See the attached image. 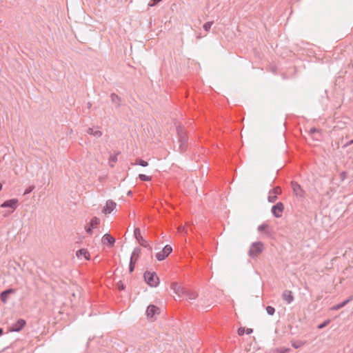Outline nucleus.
<instances>
[{
  "label": "nucleus",
  "mask_w": 353,
  "mask_h": 353,
  "mask_svg": "<svg viewBox=\"0 0 353 353\" xmlns=\"http://www.w3.org/2000/svg\"><path fill=\"white\" fill-rule=\"evenodd\" d=\"M177 136L179 143V150L181 152H184L186 151L188 148V136L184 128L181 126H178L176 128Z\"/></svg>",
  "instance_id": "1"
},
{
  "label": "nucleus",
  "mask_w": 353,
  "mask_h": 353,
  "mask_svg": "<svg viewBox=\"0 0 353 353\" xmlns=\"http://www.w3.org/2000/svg\"><path fill=\"white\" fill-rule=\"evenodd\" d=\"M265 250V246L263 242L256 241L251 244L248 250V255L252 259L257 258Z\"/></svg>",
  "instance_id": "2"
},
{
  "label": "nucleus",
  "mask_w": 353,
  "mask_h": 353,
  "mask_svg": "<svg viewBox=\"0 0 353 353\" xmlns=\"http://www.w3.org/2000/svg\"><path fill=\"white\" fill-rule=\"evenodd\" d=\"M143 277L145 281L150 287H157L159 284V278L154 272L145 271Z\"/></svg>",
  "instance_id": "3"
},
{
  "label": "nucleus",
  "mask_w": 353,
  "mask_h": 353,
  "mask_svg": "<svg viewBox=\"0 0 353 353\" xmlns=\"http://www.w3.org/2000/svg\"><path fill=\"white\" fill-rule=\"evenodd\" d=\"M293 194L299 199L303 200L306 197V192L296 181H292L290 183Z\"/></svg>",
  "instance_id": "4"
},
{
  "label": "nucleus",
  "mask_w": 353,
  "mask_h": 353,
  "mask_svg": "<svg viewBox=\"0 0 353 353\" xmlns=\"http://www.w3.org/2000/svg\"><path fill=\"white\" fill-rule=\"evenodd\" d=\"M134 236L136 240L139 242L140 245L143 248H148L149 250H152V247L150 245L148 242L143 239L141 236L140 228H136L134 230Z\"/></svg>",
  "instance_id": "5"
},
{
  "label": "nucleus",
  "mask_w": 353,
  "mask_h": 353,
  "mask_svg": "<svg viewBox=\"0 0 353 353\" xmlns=\"http://www.w3.org/2000/svg\"><path fill=\"white\" fill-rule=\"evenodd\" d=\"M19 205V200L17 199H11L5 201L0 205V208H10V210H13V212L17 208Z\"/></svg>",
  "instance_id": "6"
},
{
  "label": "nucleus",
  "mask_w": 353,
  "mask_h": 353,
  "mask_svg": "<svg viewBox=\"0 0 353 353\" xmlns=\"http://www.w3.org/2000/svg\"><path fill=\"white\" fill-rule=\"evenodd\" d=\"M172 252V248L170 245H166L161 252L157 253L156 258L159 261H163L168 257Z\"/></svg>",
  "instance_id": "7"
},
{
  "label": "nucleus",
  "mask_w": 353,
  "mask_h": 353,
  "mask_svg": "<svg viewBox=\"0 0 353 353\" xmlns=\"http://www.w3.org/2000/svg\"><path fill=\"white\" fill-rule=\"evenodd\" d=\"M284 205L282 202H278L272 207L271 212L276 218H280L284 210Z\"/></svg>",
  "instance_id": "8"
},
{
  "label": "nucleus",
  "mask_w": 353,
  "mask_h": 353,
  "mask_svg": "<svg viewBox=\"0 0 353 353\" xmlns=\"http://www.w3.org/2000/svg\"><path fill=\"white\" fill-rule=\"evenodd\" d=\"M100 223V219L97 217L94 216L91 219L90 223L85 226V230L86 232L89 234H92V230L94 228H96Z\"/></svg>",
  "instance_id": "9"
},
{
  "label": "nucleus",
  "mask_w": 353,
  "mask_h": 353,
  "mask_svg": "<svg viewBox=\"0 0 353 353\" xmlns=\"http://www.w3.org/2000/svg\"><path fill=\"white\" fill-rule=\"evenodd\" d=\"M26 325V321L23 319H18L9 329L10 332H20Z\"/></svg>",
  "instance_id": "10"
},
{
  "label": "nucleus",
  "mask_w": 353,
  "mask_h": 353,
  "mask_svg": "<svg viewBox=\"0 0 353 353\" xmlns=\"http://www.w3.org/2000/svg\"><path fill=\"white\" fill-rule=\"evenodd\" d=\"M160 313V308L154 305H149L147 307L146 314L148 318H153L156 314Z\"/></svg>",
  "instance_id": "11"
},
{
  "label": "nucleus",
  "mask_w": 353,
  "mask_h": 353,
  "mask_svg": "<svg viewBox=\"0 0 353 353\" xmlns=\"http://www.w3.org/2000/svg\"><path fill=\"white\" fill-rule=\"evenodd\" d=\"M101 242L104 245H108L110 248L113 247L115 243V239L110 234H105L101 239Z\"/></svg>",
  "instance_id": "12"
},
{
  "label": "nucleus",
  "mask_w": 353,
  "mask_h": 353,
  "mask_svg": "<svg viewBox=\"0 0 353 353\" xmlns=\"http://www.w3.org/2000/svg\"><path fill=\"white\" fill-rule=\"evenodd\" d=\"M16 292V290L14 288H8L6 290L2 291L0 293V299L1 301L6 303L8 301V297L10 294H14Z\"/></svg>",
  "instance_id": "13"
},
{
  "label": "nucleus",
  "mask_w": 353,
  "mask_h": 353,
  "mask_svg": "<svg viewBox=\"0 0 353 353\" xmlns=\"http://www.w3.org/2000/svg\"><path fill=\"white\" fill-rule=\"evenodd\" d=\"M281 297L288 304L291 303L294 299L292 292L288 290H285L283 292Z\"/></svg>",
  "instance_id": "14"
},
{
  "label": "nucleus",
  "mask_w": 353,
  "mask_h": 353,
  "mask_svg": "<svg viewBox=\"0 0 353 353\" xmlns=\"http://www.w3.org/2000/svg\"><path fill=\"white\" fill-rule=\"evenodd\" d=\"M117 204L112 200H108L105 207L103 209V212L105 214H110L115 208Z\"/></svg>",
  "instance_id": "15"
},
{
  "label": "nucleus",
  "mask_w": 353,
  "mask_h": 353,
  "mask_svg": "<svg viewBox=\"0 0 353 353\" xmlns=\"http://www.w3.org/2000/svg\"><path fill=\"white\" fill-rule=\"evenodd\" d=\"M171 288L174 290V292L176 294L179 295H180L181 294H185V292H186V290L177 283H172L171 284Z\"/></svg>",
  "instance_id": "16"
},
{
  "label": "nucleus",
  "mask_w": 353,
  "mask_h": 353,
  "mask_svg": "<svg viewBox=\"0 0 353 353\" xmlns=\"http://www.w3.org/2000/svg\"><path fill=\"white\" fill-rule=\"evenodd\" d=\"M76 256L79 259H81V257H84L86 260L90 259V253L86 249H84V248L77 250L76 252Z\"/></svg>",
  "instance_id": "17"
},
{
  "label": "nucleus",
  "mask_w": 353,
  "mask_h": 353,
  "mask_svg": "<svg viewBox=\"0 0 353 353\" xmlns=\"http://www.w3.org/2000/svg\"><path fill=\"white\" fill-rule=\"evenodd\" d=\"M141 248H139V247H137L134 249V250L132 251V253L131 254V257H130V261H134L136 263L139 257V255L141 254Z\"/></svg>",
  "instance_id": "18"
},
{
  "label": "nucleus",
  "mask_w": 353,
  "mask_h": 353,
  "mask_svg": "<svg viewBox=\"0 0 353 353\" xmlns=\"http://www.w3.org/2000/svg\"><path fill=\"white\" fill-rule=\"evenodd\" d=\"M110 99H111V101L112 103H115L117 105V108H119L121 106V97H119L117 94L115 93H112L110 94Z\"/></svg>",
  "instance_id": "19"
},
{
  "label": "nucleus",
  "mask_w": 353,
  "mask_h": 353,
  "mask_svg": "<svg viewBox=\"0 0 353 353\" xmlns=\"http://www.w3.org/2000/svg\"><path fill=\"white\" fill-rule=\"evenodd\" d=\"M352 299H353V296H351L350 298L343 301L341 303H339V304L334 305L332 309L334 310H339V309L343 307L344 306H345L350 301L352 300Z\"/></svg>",
  "instance_id": "20"
},
{
  "label": "nucleus",
  "mask_w": 353,
  "mask_h": 353,
  "mask_svg": "<svg viewBox=\"0 0 353 353\" xmlns=\"http://www.w3.org/2000/svg\"><path fill=\"white\" fill-rule=\"evenodd\" d=\"M88 134L93 135L95 137H101L102 136V132L100 130H94L93 128H88L86 130Z\"/></svg>",
  "instance_id": "21"
},
{
  "label": "nucleus",
  "mask_w": 353,
  "mask_h": 353,
  "mask_svg": "<svg viewBox=\"0 0 353 353\" xmlns=\"http://www.w3.org/2000/svg\"><path fill=\"white\" fill-rule=\"evenodd\" d=\"M269 228L270 226L268 224L263 223L258 227V230L261 233L270 234V232L269 231Z\"/></svg>",
  "instance_id": "22"
},
{
  "label": "nucleus",
  "mask_w": 353,
  "mask_h": 353,
  "mask_svg": "<svg viewBox=\"0 0 353 353\" xmlns=\"http://www.w3.org/2000/svg\"><path fill=\"white\" fill-rule=\"evenodd\" d=\"M135 165H139L143 167H146L148 165V163L146 161H144L141 159H137L134 163Z\"/></svg>",
  "instance_id": "23"
},
{
  "label": "nucleus",
  "mask_w": 353,
  "mask_h": 353,
  "mask_svg": "<svg viewBox=\"0 0 353 353\" xmlns=\"http://www.w3.org/2000/svg\"><path fill=\"white\" fill-rule=\"evenodd\" d=\"M272 193L276 196L281 194L282 193L281 188L279 186H276L270 191L269 194H271Z\"/></svg>",
  "instance_id": "24"
},
{
  "label": "nucleus",
  "mask_w": 353,
  "mask_h": 353,
  "mask_svg": "<svg viewBox=\"0 0 353 353\" xmlns=\"http://www.w3.org/2000/svg\"><path fill=\"white\" fill-rule=\"evenodd\" d=\"M139 179L142 181H150L152 180V176H147L143 174H139Z\"/></svg>",
  "instance_id": "25"
},
{
  "label": "nucleus",
  "mask_w": 353,
  "mask_h": 353,
  "mask_svg": "<svg viewBox=\"0 0 353 353\" xmlns=\"http://www.w3.org/2000/svg\"><path fill=\"white\" fill-rule=\"evenodd\" d=\"M213 23H214L213 21H208V22L205 23L203 26L204 30H205L207 32L209 31Z\"/></svg>",
  "instance_id": "26"
},
{
  "label": "nucleus",
  "mask_w": 353,
  "mask_h": 353,
  "mask_svg": "<svg viewBox=\"0 0 353 353\" xmlns=\"http://www.w3.org/2000/svg\"><path fill=\"white\" fill-rule=\"evenodd\" d=\"M265 310L269 315L272 316L275 313V308L272 306L268 305L266 307Z\"/></svg>",
  "instance_id": "27"
},
{
  "label": "nucleus",
  "mask_w": 353,
  "mask_h": 353,
  "mask_svg": "<svg viewBox=\"0 0 353 353\" xmlns=\"http://www.w3.org/2000/svg\"><path fill=\"white\" fill-rule=\"evenodd\" d=\"M303 344H304V343H303L301 341H294V342L292 343V347L295 349H298V348L301 347Z\"/></svg>",
  "instance_id": "28"
},
{
  "label": "nucleus",
  "mask_w": 353,
  "mask_h": 353,
  "mask_svg": "<svg viewBox=\"0 0 353 353\" xmlns=\"http://www.w3.org/2000/svg\"><path fill=\"white\" fill-rule=\"evenodd\" d=\"M185 294H186L189 299H194L197 296V294L195 292H190L186 291Z\"/></svg>",
  "instance_id": "29"
},
{
  "label": "nucleus",
  "mask_w": 353,
  "mask_h": 353,
  "mask_svg": "<svg viewBox=\"0 0 353 353\" xmlns=\"http://www.w3.org/2000/svg\"><path fill=\"white\" fill-rule=\"evenodd\" d=\"M136 262L134 261H130L129 263V272L131 273L134 270Z\"/></svg>",
  "instance_id": "30"
},
{
  "label": "nucleus",
  "mask_w": 353,
  "mask_h": 353,
  "mask_svg": "<svg viewBox=\"0 0 353 353\" xmlns=\"http://www.w3.org/2000/svg\"><path fill=\"white\" fill-rule=\"evenodd\" d=\"M290 351V349H284V348H281V349H275L274 350V352L275 353H288Z\"/></svg>",
  "instance_id": "31"
},
{
  "label": "nucleus",
  "mask_w": 353,
  "mask_h": 353,
  "mask_svg": "<svg viewBox=\"0 0 353 353\" xmlns=\"http://www.w3.org/2000/svg\"><path fill=\"white\" fill-rule=\"evenodd\" d=\"M330 323V320H326L324 322H323L322 323L319 324L318 325V328L319 329H323L325 327H326L329 323Z\"/></svg>",
  "instance_id": "32"
},
{
  "label": "nucleus",
  "mask_w": 353,
  "mask_h": 353,
  "mask_svg": "<svg viewBox=\"0 0 353 353\" xmlns=\"http://www.w3.org/2000/svg\"><path fill=\"white\" fill-rule=\"evenodd\" d=\"M268 200L270 203H274L277 200V196L276 195H271V194H270L268 196Z\"/></svg>",
  "instance_id": "33"
},
{
  "label": "nucleus",
  "mask_w": 353,
  "mask_h": 353,
  "mask_svg": "<svg viewBox=\"0 0 353 353\" xmlns=\"http://www.w3.org/2000/svg\"><path fill=\"white\" fill-rule=\"evenodd\" d=\"M340 179L341 181H343L347 176V173L345 171H343L339 174Z\"/></svg>",
  "instance_id": "34"
},
{
  "label": "nucleus",
  "mask_w": 353,
  "mask_h": 353,
  "mask_svg": "<svg viewBox=\"0 0 353 353\" xmlns=\"http://www.w3.org/2000/svg\"><path fill=\"white\" fill-rule=\"evenodd\" d=\"M309 133L311 134V135H314V134L316 133H320V130L316 128H312L310 131H309Z\"/></svg>",
  "instance_id": "35"
},
{
  "label": "nucleus",
  "mask_w": 353,
  "mask_h": 353,
  "mask_svg": "<svg viewBox=\"0 0 353 353\" xmlns=\"http://www.w3.org/2000/svg\"><path fill=\"white\" fill-rule=\"evenodd\" d=\"M159 2H160V1H159V0H150L148 3V6L150 7H153V6H157Z\"/></svg>",
  "instance_id": "36"
},
{
  "label": "nucleus",
  "mask_w": 353,
  "mask_h": 353,
  "mask_svg": "<svg viewBox=\"0 0 353 353\" xmlns=\"http://www.w3.org/2000/svg\"><path fill=\"white\" fill-rule=\"evenodd\" d=\"M12 213H13V210H10L2 212V214H3V217H7L9 215H10Z\"/></svg>",
  "instance_id": "37"
},
{
  "label": "nucleus",
  "mask_w": 353,
  "mask_h": 353,
  "mask_svg": "<svg viewBox=\"0 0 353 353\" xmlns=\"http://www.w3.org/2000/svg\"><path fill=\"white\" fill-rule=\"evenodd\" d=\"M245 332V327H240L238 330H237V333L239 336H242L244 334V333Z\"/></svg>",
  "instance_id": "38"
},
{
  "label": "nucleus",
  "mask_w": 353,
  "mask_h": 353,
  "mask_svg": "<svg viewBox=\"0 0 353 353\" xmlns=\"http://www.w3.org/2000/svg\"><path fill=\"white\" fill-rule=\"evenodd\" d=\"M117 288L119 290H123L125 289V285L121 281H119L117 283Z\"/></svg>",
  "instance_id": "39"
},
{
  "label": "nucleus",
  "mask_w": 353,
  "mask_h": 353,
  "mask_svg": "<svg viewBox=\"0 0 353 353\" xmlns=\"http://www.w3.org/2000/svg\"><path fill=\"white\" fill-rule=\"evenodd\" d=\"M117 161V154L114 156H110L109 158V162L110 163H115Z\"/></svg>",
  "instance_id": "40"
},
{
  "label": "nucleus",
  "mask_w": 353,
  "mask_h": 353,
  "mask_svg": "<svg viewBox=\"0 0 353 353\" xmlns=\"http://www.w3.org/2000/svg\"><path fill=\"white\" fill-rule=\"evenodd\" d=\"M34 188V186L29 187L28 188H27L25 190L24 194H27L30 193L33 190Z\"/></svg>",
  "instance_id": "41"
},
{
  "label": "nucleus",
  "mask_w": 353,
  "mask_h": 353,
  "mask_svg": "<svg viewBox=\"0 0 353 353\" xmlns=\"http://www.w3.org/2000/svg\"><path fill=\"white\" fill-rule=\"evenodd\" d=\"M252 332H253V329H252V328H247V329L245 330V333H246L247 334H252Z\"/></svg>",
  "instance_id": "42"
},
{
  "label": "nucleus",
  "mask_w": 353,
  "mask_h": 353,
  "mask_svg": "<svg viewBox=\"0 0 353 353\" xmlns=\"http://www.w3.org/2000/svg\"><path fill=\"white\" fill-rule=\"evenodd\" d=\"M3 334V328L0 327V336Z\"/></svg>",
  "instance_id": "43"
},
{
  "label": "nucleus",
  "mask_w": 353,
  "mask_h": 353,
  "mask_svg": "<svg viewBox=\"0 0 353 353\" xmlns=\"http://www.w3.org/2000/svg\"><path fill=\"white\" fill-rule=\"evenodd\" d=\"M91 106H92V103H91L90 102H88V108H91Z\"/></svg>",
  "instance_id": "44"
},
{
  "label": "nucleus",
  "mask_w": 353,
  "mask_h": 353,
  "mask_svg": "<svg viewBox=\"0 0 353 353\" xmlns=\"http://www.w3.org/2000/svg\"><path fill=\"white\" fill-rule=\"evenodd\" d=\"M353 143V139L351 140L349 143H347V145H351Z\"/></svg>",
  "instance_id": "45"
},
{
  "label": "nucleus",
  "mask_w": 353,
  "mask_h": 353,
  "mask_svg": "<svg viewBox=\"0 0 353 353\" xmlns=\"http://www.w3.org/2000/svg\"><path fill=\"white\" fill-rule=\"evenodd\" d=\"M2 187H3V185H2V184L0 183V191L2 190Z\"/></svg>",
  "instance_id": "46"
},
{
  "label": "nucleus",
  "mask_w": 353,
  "mask_h": 353,
  "mask_svg": "<svg viewBox=\"0 0 353 353\" xmlns=\"http://www.w3.org/2000/svg\"><path fill=\"white\" fill-rule=\"evenodd\" d=\"M132 194V192L131 191H129L128 192V194Z\"/></svg>",
  "instance_id": "47"
},
{
  "label": "nucleus",
  "mask_w": 353,
  "mask_h": 353,
  "mask_svg": "<svg viewBox=\"0 0 353 353\" xmlns=\"http://www.w3.org/2000/svg\"><path fill=\"white\" fill-rule=\"evenodd\" d=\"M272 352V353H275V352H274V350Z\"/></svg>",
  "instance_id": "48"
}]
</instances>
